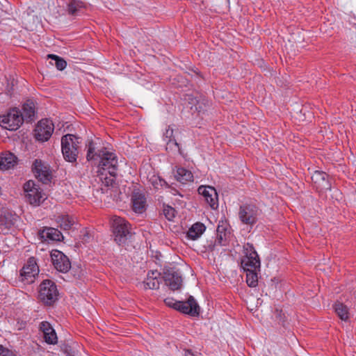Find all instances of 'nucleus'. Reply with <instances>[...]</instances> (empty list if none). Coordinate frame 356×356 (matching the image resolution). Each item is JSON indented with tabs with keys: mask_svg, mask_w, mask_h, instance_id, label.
Listing matches in <instances>:
<instances>
[{
	"mask_svg": "<svg viewBox=\"0 0 356 356\" xmlns=\"http://www.w3.org/2000/svg\"><path fill=\"white\" fill-rule=\"evenodd\" d=\"M131 202L133 210L138 213H142L146 207V198L145 194L138 189L133 191L131 194Z\"/></svg>",
	"mask_w": 356,
	"mask_h": 356,
	"instance_id": "nucleus-18",
	"label": "nucleus"
},
{
	"mask_svg": "<svg viewBox=\"0 0 356 356\" xmlns=\"http://www.w3.org/2000/svg\"><path fill=\"white\" fill-rule=\"evenodd\" d=\"M149 181L156 189H159L163 187H168L167 182L159 176L153 175Z\"/></svg>",
	"mask_w": 356,
	"mask_h": 356,
	"instance_id": "nucleus-31",
	"label": "nucleus"
},
{
	"mask_svg": "<svg viewBox=\"0 0 356 356\" xmlns=\"http://www.w3.org/2000/svg\"><path fill=\"white\" fill-rule=\"evenodd\" d=\"M196 109L198 110V112H201V106H200L199 107H196Z\"/></svg>",
	"mask_w": 356,
	"mask_h": 356,
	"instance_id": "nucleus-40",
	"label": "nucleus"
},
{
	"mask_svg": "<svg viewBox=\"0 0 356 356\" xmlns=\"http://www.w3.org/2000/svg\"><path fill=\"white\" fill-rule=\"evenodd\" d=\"M163 279L165 285L172 290H177L181 286L182 279L180 274L173 268L165 270Z\"/></svg>",
	"mask_w": 356,
	"mask_h": 356,
	"instance_id": "nucleus-17",
	"label": "nucleus"
},
{
	"mask_svg": "<svg viewBox=\"0 0 356 356\" xmlns=\"http://www.w3.org/2000/svg\"><path fill=\"white\" fill-rule=\"evenodd\" d=\"M177 311L191 316H198L200 307L194 297L190 296L186 301L178 302Z\"/></svg>",
	"mask_w": 356,
	"mask_h": 356,
	"instance_id": "nucleus-14",
	"label": "nucleus"
},
{
	"mask_svg": "<svg viewBox=\"0 0 356 356\" xmlns=\"http://www.w3.org/2000/svg\"><path fill=\"white\" fill-rule=\"evenodd\" d=\"M160 273L157 270L150 271L147 273L146 279L143 282L145 289H158L161 283Z\"/></svg>",
	"mask_w": 356,
	"mask_h": 356,
	"instance_id": "nucleus-21",
	"label": "nucleus"
},
{
	"mask_svg": "<svg viewBox=\"0 0 356 356\" xmlns=\"http://www.w3.org/2000/svg\"><path fill=\"white\" fill-rule=\"evenodd\" d=\"M108 173L107 172H102L100 175H99V180L102 181V186H104L108 188L106 191L109 189H113L117 188V184L115 182V176L110 175L109 177L107 176ZM102 190H104L103 187L101 188Z\"/></svg>",
	"mask_w": 356,
	"mask_h": 356,
	"instance_id": "nucleus-26",
	"label": "nucleus"
},
{
	"mask_svg": "<svg viewBox=\"0 0 356 356\" xmlns=\"http://www.w3.org/2000/svg\"><path fill=\"white\" fill-rule=\"evenodd\" d=\"M244 256L241 259V266L244 270H260L261 262L252 244L247 243L243 246Z\"/></svg>",
	"mask_w": 356,
	"mask_h": 356,
	"instance_id": "nucleus-3",
	"label": "nucleus"
},
{
	"mask_svg": "<svg viewBox=\"0 0 356 356\" xmlns=\"http://www.w3.org/2000/svg\"><path fill=\"white\" fill-rule=\"evenodd\" d=\"M24 189L26 193V200L31 205L38 206L46 198L44 197V193H42V191L32 180H29L24 184Z\"/></svg>",
	"mask_w": 356,
	"mask_h": 356,
	"instance_id": "nucleus-6",
	"label": "nucleus"
},
{
	"mask_svg": "<svg viewBox=\"0 0 356 356\" xmlns=\"http://www.w3.org/2000/svg\"><path fill=\"white\" fill-rule=\"evenodd\" d=\"M35 113V104L31 100H27L22 107V113L21 112L23 120L27 122H31L33 120Z\"/></svg>",
	"mask_w": 356,
	"mask_h": 356,
	"instance_id": "nucleus-24",
	"label": "nucleus"
},
{
	"mask_svg": "<svg viewBox=\"0 0 356 356\" xmlns=\"http://www.w3.org/2000/svg\"><path fill=\"white\" fill-rule=\"evenodd\" d=\"M229 224L225 220H220L216 229V238L215 241H210L207 246L206 250L213 252L215 250L217 245H225L227 241V238L229 235L228 231Z\"/></svg>",
	"mask_w": 356,
	"mask_h": 356,
	"instance_id": "nucleus-10",
	"label": "nucleus"
},
{
	"mask_svg": "<svg viewBox=\"0 0 356 356\" xmlns=\"http://www.w3.org/2000/svg\"><path fill=\"white\" fill-rule=\"evenodd\" d=\"M54 126L51 120L42 119L38 122L34 131L35 138L37 140L47 141L52 135Z\"/></svg>",
	"mask_w": 356,
	"mask_h": 356,
	"instance_id": "nucleus-12",
	"label": "nucleus"
},
{
	"mask_svg": "<svg viewBox=\"0 0 356 356\" xmlns=\"http://www.w3.org/2000/svg\"><path fill=\"white\" fill-rule=\"evenodd\" d=\"M163 214L168 220H172L175 216V210L170 206H164Z\"/></svg>",
	"mask_w": 356,
	"mask_h": 356,
	"instance_id": "nucleus-35",
	"label": "nucleus"
},
{
	"mask_svg": "<svg viewBox=\"0 0 356 356\" xmlns=\"http://www.w3.org/2000/svg\"><path fill=\"white\" fill-rule=\"evenodd\" d=\"M39 267L35 257H30L20 272L19 280L24 284H30L35 282L38 275Z\"/></svg>",
	"mask_w": 356,
	"mask_h": 356,
	"instance_id": "nucleus-8",
	"label": "nucleus"
},
{
	"mask_svg": "<svg viewBox=\"0 0 356 356\" xmlns=\"http://www.w3.org/2000/svg\"><path fill=\"white\" fill-rule=\"evenodd\" d=\"M0 356H15V354L9 349L0 345Z\"/></svg>",
	"mask_w": 356,
	"mask_h": 356,
	"instance_id": "nucleus-38",
	"label": "nucleus"
},
{
	"mask_svg": "<svg viewBox=\"0 0 356 356\" xmlns=\"http://www.w3.org/2000/svg\"><path fill=\"white\" fill-rule=\"evenodd\" d=\"M87 147V160L91 161L97 158H99L100 161L99 166L101 169L104 172H107L109 175L116 176L118 170V159L115 154L107 151L105 148L95 152V147L92 141H90Z\"/></svg>",
	"mask_w": 356,
	"mask_h": 356,
	"instance_id": "nucleus-1",
	"label": "nucleus"
},
{
	"mask_svg": "<svg viewBox=\"0 0 356 356\" xmlns=\"http://www.w3.org/2000/svg\"><path fill=\"white\" fill-rule=\"evenodd\" d=\"M166 150L172 152L178 151L180 152L179 144L175 139L166 141Z\"/></svg>",
	"mask_w": 356,
	"mask_h": 356,
	"instance_id": "nucleus-34",
	"label": "nucleus"
},
{
	"mask_svg": "<svg viewBox=\"0 0 356 356\" xmlns=\"http://www.w3.org/2000/svg\"><path fill=\"white\" fill-rule=\"evenodd\" d=\"M40 237L47 241L51 240L59 241L63 238V235L61 232L57 229L53 227H45L41 232H40Z\"/></svg>",
	"mask_w": 356,
	"mask_h": 356,
	"instance_id": "nucleus-23",
	"label": "nucleus"
},
{
	"mask_svg": "<svg viewBox=\"0 0 356 356\" xmlns=\"http://www.w3.org/2000/svg\"><path fill=\"white\" fill-rule=\"evenodd\" d=\"M178 300H175L172 298H167L164 300V302L167 306L172 307L176 310L178 308Z\"/></svg>",
	"mask_w": 356,
	"mask_h": 356,
	"instance_id": "nucleus-36",
	"label": "nucleus"
},
{
	"mask_svg": "<svg viewBox=\"0 0 356 356\" xmlns=\"http://www.w3.org/2000/svg\"><path fill=\"white\" fill-rule=\"evenodd\" d=\"M334 311L342 321H346L349 318L348 308L341 302H337L334 305Z\"/></svg>",
	"mask_w": 356,
	"mask_h": 356,
	"instance_id": "nucleus-28",
	"label": "nucleus"
},
{
	"mask_svg": "<svg viewBox=\"0 0 356 356\" xmlns=\"http://www.w3.org/2000/svg\"><path fill=\"white\" fill-rule=\"evenodd\" d=\"M246 272V282L250 287H254L258 283L257 272L259 270H245Z\"/></svg>",
	"mask_w": 356,
	"mask_h": 356,
	"instance_id": "nucleus-30",
	"label": "nucleus"
},
{
	"mask_svg": "<svg viewBox=\"0 0 356 356\" xmlns=\"http://www.w3.org/2000/svg\"><path fill=\"white\" fill-rule=\"evenodd\" d=\"M23 122L21 111L16 108L10 110L6 115L0 116V125L8 130H17Z\"/></svg>",
	"mask_w": 356,
	"mask_h": 356,
	"instance_id": "nucleus-7",
	"label": "nucleus"
},
{
	"mask_svg": "<svg viewBox=\"0 0 356 356\" xmlns=\"http://www.w3.org/2000/svg\"><path fill=\"white\" fill-rule=\"evenodd\" d=\"M314 186L319 191H325L331 188L329 175L325 172L316 170L312 175Z\"/></svg>",
	"mask_w": 356,
	"mask_h": 356,
	"instance_id": "nucleus-15",
	"label": "nucleus"
},
{
	"mask_svg": "<svg viewBox=\"0 0 356 356\" xmlns=\"http://www.w3.org/2000/svg\"><path fill=\"white\" fill-rule=\"evenodd\" d=\"M47 57L55 60V65L58 70H63L66 67L67 63L63 58L54 54H49Z\"/></svg>",
	"mask_w": 356,
	"mask_h": 356,
	"instance_id": "nucleus-32",
	"label": "nucleus"
},
{
	"mask_svg": "<svg viewBox=\"0 0 356 356\" xmlns=\"http://www.w3.org/2000/svg\"><path fill=\"white\" fill-rule=\"evenodd\" d=\"M176 179L183 184L192 181L193 180V175L190 170L184 168H178L175 174Z\"/></svg>",
	"mask_w": 356,
	"mask_h": 356,
	"instance_id": "nucleus-27",
	"label": "nucleus"
},
{
	"mask_svg": "<svg viewBox=\"0 0 356 356\" xmlns=\"http://www.w3.org/2000/svg\"><path fill=\"white\" fill-rule=\"evenodd\" d=\"M82 7L81 3L76 1L75 0H72L67 6V10L69 14L72 15H75L77 14L78 10L79 8Z\"/></svg>",
	"mask_w": 356,
	"mask_h": 356,
	"instance_id": "nucleus-33",
	"label": "nucleus"
},
{
	"mask_svg": "<svg viewBox=\"0 0 356 356\" xmlns=\"http://www.w3.org/2000/svg\"><path fill=\"white\" fill-rule=\"evenodd\" d=\"M51 258L54 268L61 273H67L71 268V263L68 257L62 252L53 250L51 252Z\"/></svg>",
	"mask_w": 356,
	"mask_h": 356,
	"instance_id": "nucleus-13",
	"label": "nucleus"
},
{
	"mask_svg": "<svg viewBox=\"0 0 356 356\" xmlns=\"http://www.w3.org/2000/svg\"><path fill=\"white\" fill-rule=\"evenodd\" d=\"M40 330L42 332L46 343L49 344H56L57 343L56 333L49 322L43 321L40 323Z\"/></svg>",
	"mask_w": 356,
	"mask_h": 356,
	"instance_id": "nucleus-19",
	"label": "nucleus"
},
{
	"mask_svg": "<svg viewBox=\"0 0 356 356\" xmlns=\"http://www.w3.org/2000/svg\"><path fill=\"white\" fill-rule=\"evenodd\" d=\"M32 171L35 178L47 184L52 179V171L49 164L40 159H35L32 164Z\"/></svg>",
	"mask_w": 356,
	"mask_h": 356,
	"instance_id": "nucleus-9",
	"label": "nucleus"
},
{
	"mask_svg": "<svg viewBox=\"0 0 356 356\" xmlns=\"http://www.w3.org/2000/svg\"><path fill=\"white\" fill-rule=\"evenodd\" d=\"M17 158L11 152L0 154V170H6L13 168L17 164Z\"/></svg>",
	"mask_w": 356,
	"mask_h": 356,
	"instance_id": "nucleus-22",
	"label": "nucleus"
},
{
	"mask_svg": "<svg viewBox=\"0 0 356 356\" xmlns=\"http://www.w3.org/2000/svg\"><path fill=\"white\" fill-rule=\"evenodd\" d=\"M259 213V209L255 205L243 204L239 208L238 218L243 224L252 227L257 222Z\"/></svg>",
	"mask_w": 356,
	"mask_h": 356,
	"instance_id": "nucleus-11",
	"label": "nucleus"
},
{
	"mask_svg": "<svg viewBox=\"0 0 356 356\" xmlns=\"http://www.w3.org/2000/svg\"><path fill=\"white\" fill-rule=\"evenodd\" d=\"M198 193L202 195L204 201L213 209L218 207V195L213 187L200 186L197 189Z\"/></svg>",
	"mask_w": 356,
	"mask_h": 356,
	"instance_id": "nucleus-16",
	"label": "nucleus"
},
{
	"mask_svg": "<svg viewBox=\"0 0 356 356\" xmlns=\"http://www.w3.org/2000/svg\"><path fill=\"white\" fill-rule=\"evenodd\" d=\"M185 356H195L191 350H185Z\"/></svg>",
	"mask_w": 356,
	"mask_h": 356,
	"instance_id": "nucleus-39",
	"label": "nucleus"
},
{
	"mask_svg": "<svg viewBox=\"0 0 356 356\" xmlns=\"http://www.w3.org/2000/svg\"><path fill=\"white\" fill-rule=\"evenodd\" d=\"M80 138L73 134H66L61 138V150L65 160L74 163L76 161L80 148Z\"/></svg>",
	"mask_w": 356,
	"mask_h": 356,
	"instance_id": "nucleus-2",
	"label": "nucleus"
},
{
	"mask_svg": "<svg viewBox=\"0 0 356 356\" xmlns=\"http://www.w3.org/2000/svg\"><path fill=\"white\" fill-rule=\"evenodd\" d=\"M17 216L9 211H2L0 213V232H6L14 225Z\"/></svg>",
	"mask_w": 356,
	"mask_h": 356,
	"instance_id": "nucleus-20",
	"label": "nucleus"
},
{
	"mask_svg": "<svg viewBox=\"0 0 356 356\" xmlns=\"http://www.w3.org/2000/svg\"><path fill=\"white\" fill-rule=\"evenodd\" d=\"M112 227L115 242L119 245L124 244L131 236L129 222L122 218L115 216Z\"/></svg>",
	"mask_w": 356,
	"mask_h": 356,
	"instance_id": "nucleus-4",
	"label": "nucleus"
},
{
	"mask_svg": "<svg viewBox=\"0 0 356 356\" xmlns=\"http://www.w3.org/2000/svg\"><path fill=\"white\" fill-rule=\"evenodd\" d=\"M206 227L202 222L193 224L187 232V237L192 240L197 239L205 231Z\"/></svg>",
	"mask_w": 356,
	"mask_h": 356,
	"instance_id": "nucleus-25",
	"label": "nucleus"
},
{
	"mask_svg": "<svg viewBox=\"0 0 356 356\" xmlns=\"http://www.w3.org/2000/svg\"><path fill=\"white\" fill-rule=\"evenodd\" d=\"M39 298L47 305H51L58 299V291L56 284L49 280H44L39 286Z\"/></svg>",
	"mask_w": 356,
	"mask_h": 356,
	"instance_id": "nucleus-5",
	"label": "nucleus"
},
{
	"mask_svg": "<svg viewBox=\"0 0 356 356\" xmlns=\"http://www.w3.org/2000/svg\"><path fill=\"white\" fill-rule=\"evenodd\" d=\"M173 133V129L169 126L163 134V137L166 140V141L175 139Z\"/></svg>",
	"mask_w": 356,
	"mask_h": 356,
	"instance_id": "nucleus-37",
	"label": "nucleus"
},
{
	"mask_svg": "<svg viewBox=\"0 0 356 356\" xmlns=\"http://www.w3.org/2000/svg\"><path fill=\"white\" fill-rule=\"evenodd\" d=\"M57 222L61 229L68 230L72 227L74 221L73 218L68 215H61L58 217Z\"/></svg>",
	"mask_w": 356,
	"mask_h": 356,
	"instance_id": "nucleus-29",
	"label": "nucleus"
}]
</instances>
